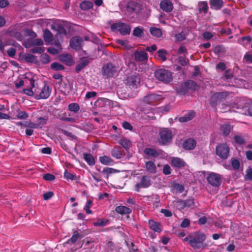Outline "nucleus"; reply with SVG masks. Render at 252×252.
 Listing matches in <instances>:
<instances>
[{"label":"nucleus","instance_id":"nucleus-13","mask_svg":"<svg viewBox=\"0 0 252 252\" xmlns=\"http://www.w3.org/2000/svg\"><path fill=\"white\" fill-rule=\"evenodd\" d=\"M82 39L78 36L73 37L70 40V46L71 48L75 50H79L81 48Z\"/></svg>","mask_w":252,"mask_h":252},{"label":"nucleus","instance_id":"nucleus-56","mask_svg":"<svg viewBox=\"0 0 252 252\" xmlns=\"http://www.w3.org/2000/svg\"><path fill=\"white\" fill-rule=\"evenodd\" d=\"M242 109L247 110V112L246 111H245L244 112H242L243 113L246 115L248 114L252 116V104L250 105L249 106H244L242 107Z\"/></svg>","mask_w":252,"mask_h":252},{"label":"nucleus","instance_id":"nucleus-63","mask_svg":"<svg viewBox=\"0 0 252 252\" xmlns=\"http://www.w3.org/2000/svg\"><path fill=\"white\" fill-rule=\"evenodd\" d=\"M54 195L52 191H48L43 194V197L44 200H48L51 198Z\"/></svg>","mask_w":252,"mask_h":252},{"label":"nucleus","instance_id":"nucleus-53","mask_svg":"<svg viewBox=\"0 0 252 252\" xmlns=\"http://www.w3.org/2000/svg\"><path fill=\"white\" fill-rule=\"evenodd\" d=\"M51 68L55 70H61L64 69L63 65L58 63H54L51 64Z\"/></svg>","mask_w":252,"mask_h":252},{"label":"nucleus","instance_id":"nucleus-25","mask_svg":"<svg viewBox=\"0 0 252 252\" xmlns=\"http://www.w3.org/2000/svg\"><path fill=\"white\" fill-rule=\"evenodd\" d=\"M112 156L117 158H121L124 156V151L120 147H115L112 150L111 152Z\"/></svg>","mask_w":252,"mask_h":252},{"label":"nucleus","instance_id":"nucleus-52","mask_svg":"<svg viewBox=\"0 0 252 252\" xmlns=\"http://www.w3.org/2000/svg\"><path fill=\"white\" fill-rule=\"evenodd\" d=\"M92 201L91 200H87L86 202V204L85 205L84 207V209L86 211V213L88 214H90L92 213V211L90 209L92 205Z\"/></svg>","mask_w":252,"mask_h":252},{"label":"nucleus","instance_id":"nucleus-30","mask_svg":"<svg viewBox=\"0 0 252 252\" xmlns=\"http://www.w3.org/2000/svg\"><path fill=\"white\" fill-rule=\"evenodd\" d=\"M150 32L152 35L157 37H160L162 35L161 30L159 28L152 27L150 29Z\"/></svg>","mask_w":252,"mask_h":252},{"label":"nucleus","instance_id":"nucleus-26","mask_svg":"<svg viewBox=\"0 0 252 252\" xmlns=\"http://www.w3.org/2000/svg\"><path fill=\"white\" fill-rule=\"evenodd\" d=\"M171 163L172 166L176 167H182L185 166L186 163L182 159L179 158H172Z\"/></svg>","mask_w":252,"mask_h":252},{"label":"nucleus","instance_id":"nucleus-35","mask_svg":"<svg viewBox=\"0 0 252 252\" xmlns=\"http://www.w3.org/2000/svg\"><path fill=\"white\" fill-rule=\"evenodd\" d=\"M24 126L30 129L39 128H40V125L32 122L27 121L24 123Z\"/></svg>","mask_w":252,"mask_h":252},{"label":"nucleus","instance_id":"nucleus-10","mask_svg":"<svg viewBox=\"0 0 252 252\" xmlns=\"http://www.w3.org/2000/svg\"><path fill=\"white\" fill-rule=\"evenodd\" d=\"M151 185V181L149 177L147 176H142L139 183L135 184L134 186L135 190L137 192L140 191L141 188H147Z\"/></svg>","mask_w":252,"mask_h":252},{"label":"nucleus","instance_id":"nucleus-18","mask_svg":"<svg viewBox=\"0 0 252 252\" xmlns=\"http://www.w3.org/2000/svg\"><path fill=\"white\" fill-rule=\"evenodd\" d=\"M31 74H26L25 77L24 79L19 78L15 82V85L16 88H19L20 87L23 86L24 83H28L29 82V80H31V78L30 76Z\"/></svg>","mask_w":252,"mask_h":252},{"label":"nucleus","instance_id":"nucleus-15","mask_svg":"<svg viewBox=\"0 0 252 252\" xmlns=\"http://www.w3.org/2000/svg\"><path fill=\"white\" fill-rule=\"evenodd\" d=\"M196 145V142L193 138H189L185 140L183 144V147L186 150H192Z\"/></svg>","mask_w":252,"mask_h":252},{"label":"nucleus","instance_id":"nucleus-7","mask_svg":"<svg viewBox=\"0 0 252 252\" xmlns=\"http://www.w3.org/2000/svg\"><path fill=\"white\" fill-rule=\"evenodd\" d=\"M229 147L226 143H220L216 148V155L222 159H227L229 156Z\"/></svg>","mask_w":252,"mask_h":252},{"label":"nucleus","instance_id":"nucleus-45","mask_svg":"<svg viewBox=\"0 0 252 252\" xmlns=\"http://www.w3.org/2000/svg\"><path fill=\"white\" fill-rule=\"evenodd\" d=\"M16 116L19 119H26L28 118L29 115L25 111H21L17 113Z\"/></svg>","mask_w":252,"mask_h":252},{"label":"nucleus","instance_id":"nucleus-17","mask_svg":"<svg viewBox=\"0 0 252 252\" xmlns=\"http://www.w3.org/2000/svg\"><path fill=\"white\" fill-rule=\"evenodd\" d=\"M144 153L149 157L156 158L159 156L160 151L154 148H147L145 149Z\"/></svg>","mask_w":252,"mask_h":252},{"label":"nucleus","instance_id":"nucleus-39","mask_svg":"<svg viewBox=\"0 0 252 252\" xmlns=\"http://www.w3.org/2000/svg\"><path fill=\"white\" fill-rule=\"evenodd\" d=\"M115 169L112 168L105 167L103 169L102 173L108 179L109 175L115 173Z\"/></svg>","mask_w":252,"mask_h":252},{"label":"nucleus","instance_id":"nucleus-16","mask_svg":"<svg viewBox=\"0 0 252 252\" xmlns=\"http://www.w3.org/2000/svg\"><path fill=\"white\" fill-rule=\"evenodd\" d=\"M134 57L137 62H144L148 60V54L143 51H137L134 53Z\"/></svg>","mask_w":252,"mask_h":252},{"label":"nucleus","instance_id":"nucleus-36","mask_svg":"<svg viewBox=\"0 0 252 252\" xmlns=\"http://www.w3.org/2000/svg\"><path fill=\"white\" fill-rule=\"evenodd\" d=\"M99 160L101 163L105 165H110L113 162L110 158L106 156L100 157Z\"/></svg>","mask_w":252,"mask_h":252},{"label":"nucleus","instance_id":"nucleus-62","mask_svg":"<svg viewBox=\"0 0 252 252\" xmlns=\"http://www.w3.org/2000/svg\"><path fill=\"white\" fill-rule=\"evenodd\" d=\"M190 224V221L189 220L187 219H185L182 223L181 224V226L182 228H186L188 227Z\"/></svg>","mask_w":252,"mask_h":252},{"label":"nucleus","instance_id":"nucleus-33","mask_svg":"<svg viewBox=\"0 0 252 252\" xmlns=\"http://www.w3.org/2000/svg\"><path fill=\"white\" fill-rule=\"evenodd\" d=\"M144 34V28L137 27L134 29L132 35L136 37H141Z\"/></svg>","mask_w":252,"mask_h":252},{"label":"nucleus","instance_id":"nucleus-61","mask_svg":"<svg viewBox=\"0 0 252 252\" xmlns=\"http://www.w3.org/2000/svg\"><path fill=\"white\" fill-rule=\"evenodd\" d=\"M188 86L190 88L196 90L198 88V86L196 85L195 82L193 81L189 80L187 82Z\"/></svg>","mask_w":252,"mask_h":252},{"label":"nucleus","instance_id":"nucleus-28","mask_svg":"<svg viewBox=\"0 0 252 252\" xmlns=\"http://www.w3.org/2000/svg\"><path fill=\"white\" fill-rule=\"evenodd\" d=\"M145 170L150 173H155L157 171V167L155 163L149 161L146 163Z\"/></svg>","mask_w":252,"mask_h":252},{"label":"nucleus","instance_id":"nucleus-57","mask_svg":"<svg viewBox=\"0 0 252 252\" xmlns=\"http://www.w3.org/2000/svg\"><path fill=\"white\" fill-rule=\"evenodd\" d=\"M43 179L48 181H52L55 180V176L51 174H45L43 175Z\"/></svg>","mask_w":252,"mask_h":252},{"label":"nucleus","instance_id":"nucleus-34","mask_svg":"<svg viewBox=\"0 0 252 252\" xmlns=\"http://www.w3.org/2000/svg\"><path fill=\"white\" fill-rule=\"evenodd\" d=\"M93 4L90 1H84L81 3L80 7L83 10H88L93 7Z\"/></svg>","mask_w":252,"mask_h":252},{"label":"nucleus","instance_id":"nucleus-9","mask_svg":"<svg viewBox=\"0 0 252 252\" xmlns=\"http://www.w3.org/2000/svg\"><path fill=\"white\" fill-rule=\"evenodd\" d=\"M118 68L112 63H107L104 65L102 68L103 75L107 77H112L116 74Z\"/></svg>","mask_w":252,"mask_h":252},{"label":"nucleus","instance_id":"nucleus-48","mask_svg":"<svg viewBox=\"0 0 252 252\" xmlns=\"http://www.w3.org/2000/svg\"><path fill=\"white\" fill-rule=\"evenodd\" d=\"M236 143L239 145H242L245 143L244 138L240 135H236L234 137Z\"/></svg>","mask_w":252,"mask_h":252},{"label":"nucleus","instance_id":"nucleus-8","mask_svg":"<svg viewBox=\"0 0 252 252\" xmlns=\"http://www.w3.org/2000/svg\"><path fill=\"white\" fill-rule=\"evenodd\" d=\"M207 182L212 186L218 188L221 185L222 182L221 176L215 173H211L207 177Z\"/></svg>","mask_w":252,"mask_h":252},{"label":"nucleus","instance_id":"nucleus-22","mask_svg":"<svg viewBox=\"0 0 252 252\" xmlns=\"http://www.w3.org/2000/svg\"><path fill=\"white\" fill-rule=\"evenodd\" d=\"M54 44L58 49H56L54 47H49L47 49V51L51 54L57 55L62 50L61 45L58 40H55Z\"/></svg>","mask_w":252,"mask_h":252},{"label":"nucleus","instance_id":"nucleus-38","mask_svg":"<svg viewBox=\"0 0 252 252\" xmlns=\"http://www.w3.org/2000/svg\"><path fill=\"white\" fill-rule=\"evenodd\" d=\"M119 144L122 145L125 149H128L131 146V143L128 140L123 138L120 140Z\"/></svg>","mask_w":252,"mask_h":252},{"label":"nucleus","instance_id":"nucleus-42","mask_svg":"<svg viewBox=\"0 0 252 252\" xmlns=\"http://www.w3.org/2000/svg\"><path fill=\"white\" fill-rule=\"evenodd\" d=\"M173 189L177 192L182 193L184 190V187L179 184H174L172 186Z\"/></svg>","mask_w":252,"mask_h":252},{"label":"nucleus","instance_id":"nucleus-14","mask_svg":"<svg viewBox=\"0 0 252 252\" xmlns=\"http://www.w3.org/2000/svg\"><path fill=\"white\" fill-rule=\"evenodd\" d=\"M160 7L163 11L166 12H170L172 11L173 5L170 1L163 0L160 2Z\"/></svg>","mask_w":252,"mask_h":252},{"label":"nucleus","instance_id":"nucleus-50","mask_svg":"<svg viewBox=\"0 0 252 252\" xmlns=\"http://www.w3.org/2000/svg\"><path fill=\"white\" fill-rule=\"evenodd\" d=\"M25 60L27 62L33 63L35 61V57L31 54H26L25 55Z\"/></svg>","mask_w":252,"mask_h":252},{"label":"nucleus","instance_id":"nucleus-47","mask_svg":"<svg viewBox=\"0 0 252 252\" xmlns=\"http://www.w3.org/2000/svg\"><path fill=\"white\" fill-rule=\"evenodd\" d=\"M208 8L207 2L202 1L199 3V9L200 11L206 12L207 11Z\"/></svg>","mask_w":252,"mask_h":252},{"label":"nucleus","instance_id":"nucleus-31","mask_svg":"<svg viewBox=\"0 0 252 252\" xmlns=\"http://www.w3.org/2000/svg\"><path fill=\"white\" fill-rule=\"evenodd\" d=\"M84 159L90 165H94L95 164L94 159L90 154H84Z\"/></svg>","mask_w":252,"mask_h":252},{"label":"nucleus","instance_id":"nucleus-32","mask_svg":"<svg viewBox=\"0 0 252 252\" xmlns=\"http://www.w3.org/2000/svg\"><path fill=\"white\" fill-rule=\"evenodd\" d=\"M89 63L88 59H83L81 60L80 62L77 65L76 70L79 72L81 71L84 67L87 65Z\"/></svg>","mask_w":252,"mask_h":252},{"label":"nucleus","instance_id":"nucleus-5","mask_svg":"<svg viewBox=\"0 0 252 252\" xmlns=\"http://www.w3.org/2000/svg\"><path fill=\"white\" fill-rule=\"evenodd\" d=\"M159 143L163 145L170 143L173 137V133L171 129L167 128H163L159 131Z\"/></svg>","mask_w":252,"mask_h":252},{"label":"nucleus","instance_id":"nucleus-60","mask_svg":"<svg viewBox=\"0 0 252 252\" xmlns=\"http://www.w3.org/2000/svg\"><path fill=\"white\" fill-rule=\"evenodd\" d=\"M163 173L164 175H169L171 173V169L168 164L164 165L163 168Z\"/></svg>","mask_w":252,"mask_h":252},{"label":"nucleus","instance_id":"nucleus-59","mask_svg":"<svg viewBox=\"0 0 252 252\" xmlns=\"http://www.w3.org/2000/svg\"><path fill=\"white\" fill-rule=\"evenodd\" d=\"M41 61L44 63H48L50 62L49 56L47 54H43L41 56Z\"/></svg>","mask_w":252,"mask_h":252},{"label":"nucleus","instance_id":"nucleus-58","mask_svg":"<svg viewBox=\"0 0 252 252\" xmlns=\"http://www.w3.org/2000/svg\"><path fill=\"white\" fill-rule=\"evenodd\" d=\"M186 206L187 207H190L194 205V199L192 197H189L188 199L185 201Z\"/></svg>","mask_w":252,"mask_h":252},{"label":"nucleus","instance_id":"nucleus-55","mask_svg":"<svg viewBox=\"0 0 252 252\" xmlns=\"http://www.w3.org/2000/svg\"><path fill=\"white\" fill-rule=\"evenodd\" d=\"M243 60L246 62L252 63V53L247 52L244 56Z\"/></svg>","mask_w":252,"mask_h":252},{"label":"nucleus","instance_id":"nucleus-19","mask_svg":"<svg viewBox=\"0 0 252 252\" xmlns=\"http://www.w3.org/2000/svg\"><path fill=\"white\" fill-rule=\"evenodd\" d=\"M149 225L150 229L156 232L160 233L162 231L161 225L158 222L150 220H149Z\"/></svg>","mask_w":252,"mask_h":252},{"label":"nucleus","instance_id":"nucleus-46","mask_svg":"<svg viewBox=\"0 0 252 252\" xmlns=\"http://www.w3.org/2000/svg\"><path fill=\"white\" fill-rule=\"evenodd\" d=\"M176 40L177 41H182L186 39V35L184 32L177 33L175 35Z\"/></svg>","mask_w":252,"mask_h":252},{"label":"nucleus","instance_id":"nucleus-64","mask_svg":"<svg viewBox=\"0 0 252 252\" xmlns=\"http://www.w3.org/2000/svg\"><path fill=\"white\" fill-rule=\"evenodd\" d=\"M246 178L252 180V169L250 168L246 170Z\"/></svg>","mask_w":252,"mask_h":252},{"label":"nucleus","instance_id":"nucleus-27","mask_svg":"<svg viewBox=\"0 0 252 252\" xmlns=\"http://www.w3.org/2000/svg\"><path fill=\"white\" fill-rule=\"evenodd\" d=\"M43 37L45 42L47 44H51L53 41V35L51 32L48 29L44 31Z\"/></svg>","mask_w":252,"mask_h":252},{"label":"nucleus","instance_id":"nucleus-20","mask_svg":"<svg viewBox=\"0 0 252 252\" xmlns=\"http://www.w3.org/2000/svg\"><path fill=\"white\" fill-rule=\"evenodd\" d=\"M115 211L117 213L122 215H128L130 214L132 212V210L130 208L125 206L121 205L116 207Z\"/></svg>","mask_w":252,"mask_h":252},{"label":"nucleus","instance_id":"nucleus-49","mask_svg":"<svg viewBox=\"0 0 252 252\" xmlns=\"http://www.w3.org/2000/svg\"><path fill=\"white\" fill-rule=\"evenodd\" d=\"M158 56L163 61L166 59L167 52L164 50H159L158 52Z\"/></svg>","mask_w":252,"mask_h":252},{"label":"nucleus","instance_id":"nucleus-51","mask_svg":"<svg viewBox=\"0 0 252 252\" xmlns=\"http://www.w3.org/2000/svg\"><path fill=\"white\" fill-rule=\"evenodd\" d=\"M107 222L108 220L103 219H98L96 222L94 223V226H103L105 225Z\"/></svg>","mask_w":252,"mask_h":252},{"label":"nucleus","instance_id":"nucleus-6","mask_svg":"<svg viewBox=\"0 0 252 252\" xmlns=\"http://www.w3.org/2000/svg\"><path fill=\"white\" fill-rule=\"evenodd\" d=\"M111 28L113 31H119L123 35L129 34L131 31V28L129 25L121 22L112 24Z\"/></svg>","mask_w":252,"mask_h":252},{"label":"nucleus","instance_id":"nucleus-54","mask_svg":"<svg viewBox=\"0 0 252 252\" xmlns=\"http://www.w3.org/2000/svg\"><path fill=\"white\" fill-rule=\"evenodd\" d=\"M231 162L232 166L234 170H237L239 168L240 164L238 159H232Z\"/></svg>","mask_w":252,"mask_h":252},{"label":"nucleus","instance_id":"nucleus-12","mask_svg":"<svg viewBox=\"0 0 252 252\" xmlns=\"http://www.w3.org/2000/svg\"><path fill=\"white\" fill-rule=\"evenodd\" d=\"M140 78L137 74L128 76L126 84L132 89L136 88L140 84Z\"/></svg>","mask_w":252,"mask_h":252},{"label":"nucleus","instance_id":"nucleus-21","mask_svg":"<svg viewBox=\"0 0 252 252\" xmlns=\"http://www.w3.org/2000/svg\"><path fill=\"white\" fill-rule=\"evenodd\" d=\"M210 5L212 9H220L223 5L222 0H210Z\"/></svg>","mask_w":252,"mask_h":252},{"label":"nucleus","instance_id":"nucleus-24","mask_svg":"<svg viewBox=\"0 0 252 252\" xmlns=\"http://www.w3.org/2000/svg\"><path fill=\"white\" fill-rule=\"evenodd\" d=\"M195 116V113L193 111H190L188 112L184 116L181 117L179 119V121L180 122L184 123L187 122L192 119Z\"/></svg>","mask_w":252,"mask_h":252},{"label":"nucleus","instance_id":"nucleus-44","mask_svg":"<svg viewBox=\"0 0 252 252\" xmlns=\"http://www.w3.org/2000/svg\"><path fill=\"white\" fill-rule=\"evenodd\" d=\"M64 177L67 180H75L76 179V176L74 174L69 173L67 171H65L64 173Z\"/></svg>","mask_w":252,"mask_h":252},{"label":"nucleus","instance_id":"nucleus-4","mask_svg":"<svg viewBox=\"0 0 252 252\" xmlns=\"http://www.w3.org/2000/svg\"><path fill=\"white\" fill-rule=\"evenodd\" d=\"M161 92L149 94L146 95L142 99V102L147 104L156 105L159 104L164 98Z\"/></svg>","mask_w":252,"mask_h":252},{"label":"nucleus","instance_id":"nucleus-43","mask_svg":"<svg viewBox=\"0 0 252 252\" xmlns=\"http://www.w3.org/2000/svg\"><path fill=\"white\" fill-rule=\"evenodd\" d=\"M80 237V235L77 231H75L73 232L72 236L67 241V243L71 242L74 243L77 241L78 238Z\"/></svg>","mask_w":252,"mask_h":252},{"label":"nucleus","instance_id":"nucleus-37","mask_svg":"<svg viewBox=\"0 0 252 252\" xmlns=\"http://www.w3.org/2000/svg\"><path fill=\"white\" fill-rule=\"evenodd\" d=\"M230 126L228 124H224L221 126L220 130L224 135H227L230 131Z\"/></svg>","mask_w":252,"mask_h":252},{"label":"nucleus","instance_id":"nucleus-3","mask_svg":"<svg viewBox=\"0 0 252 252\" xmlns=\"http://www.w3.org/2000/svg\"><path fill=\"white\" fill-rule=\"evenodd\" d=\"M155 76L158 81L167 84L173 79L172 73L167 69L159 68L155 72Z\"/></svg>","mask_w":252,"mask_h":252},{"label":"nucleus","instance_id":"nucleus-23","mask_svg":"<svg viewBox=\"0 0 252 252\" xmlns=\"http://www.w3.org/2000/svg\"><path fill=\"white\" fill-rule=\"evenodd\" d=\"M29 83L31 84L32 87L30 88H27L23 90V93L29 95L33 96L35 97V94L34 93L33 87H35L34 81L33 79L31 77V80H29Z\"/></svg>","mask_w":252,"mask_h":252},{"label":"nucleus","instance_id":"nucleus-40","mask_svg":"<svg viewBox=\"0 0 252 252\" xmlns=\"http://www.w3.org/2000/svg\"><path fill=\"white\" fill-rule=\"evenodd\" d=\"M116 42L119 44L123 46L125 49H129L131 48L130 45L128 44V41L126 40L117 39Z\"/></svg>","mask_w":252,"mask_h":252},{"label":"nucleus","instance_id":"nucleus-29","mask_svg":"<svg viewBox=\"0 0 252 252\" xmlns=\"http://www.w3.org/2000/svg\"><path fill=\"white\" fill-rule=\"evenodd\" d=\"M60 60L68 65H70L73 63L72 57L70 54H66L61 55Z\"/></svg>","mask_w":252,"mask_h":252},{"label":"nucleus","instance_id":"nucleus-1","mask_svg":"<svg viewBox=\"0 0 252 252\" xmlns=\"http://www.w3.org/2000/svg\"><path fill=\"white\" fill-rule=\"evenodd\" d=\"M206 236L204 233L197 232L193 235L184 238V241L188 242L189 244L194 249H202L206 247V244L204 243Z\"/></svg>","mask_w":252,"mask_h":252},{"label":"nucleus","instance_id":"nucleus-11","mask_svg":"<svg viewBox=\"0 0 252 252\" xmlns=\"http://www.w3.org/2000/svg\"><path fill=\"white\" fill-rule=\"evenodd\" d=\"M227 94L226 92L217 93L214 94L211 98L210 104L214 107L216 106L218 102H220L224 99Z\"/></svg>","mask_w":252,"mask_h":252},{"label":"nucleus","instance_id":"nucleus-41","mask_svg":"<svg viewBox=\"0 0 252 252\" xmlns=\"http://www.w3.org/2000/svg\"><path fill=\"white\" fill-rule=\"evenodd\" d=\"M68 108L69 110L75 113L77 112L80 109L79 105L76 103H73L69 104Z\"/></svg>","mask_w":252,"mask_h":252},{"label":"nucleus","instance_id":"nucleus-2","mask_svg":"<svg viewBox=\"0 0 252 252\" xmlns=\"http://www.w3.org/2000/svg\"><path fill=\"white\" fill-rule=\"evenodd\" d=\"M33 89L35 98L38 100L48 98L52 92V88L45 83L40 85L36 84Z\"/></svg>","mask_w":252,"mask_h":252}]
</instances>
